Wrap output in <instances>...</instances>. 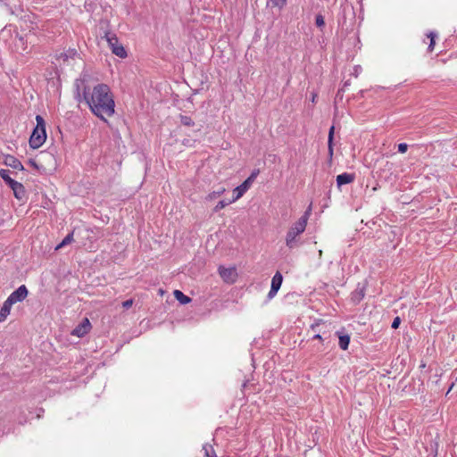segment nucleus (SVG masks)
<instances>
[{
	"mask_svg": "<svg viewBox=\"0 0 457 457\" xmlns=\"http://www.w3.org/2000/svg\"><path fill=\"white\" fill-rule=\"evenodd\" d=\"M76 92L80 101V97L88 105L90 111L104 121L115 112V103L113 96L109 86L106 84H97L94 87L83 85L80 94V86L79 80L76 81Z\"/></svg>",
	"mask_w": 457,
	"mask_h": 457,
	"instance_id": "nucleus-1",
	"label": "nucleus"
},
{
	"mask_svg": "<svg viewBox=\"0 0 457 457\" xmlns=\"http://www.w3.org/2000/svg\"><path fill=\"white\" fill-rule=\"evenodd\" d=\"M310 214L311 207H309L299 220L288 229L286 236V245L288 248L294 249L299 245V239L297 237L304 232Z\"/></svg>",
	"mask_w": 457,
	"mask_h": 457,
	"instance_id": "nucleus-2",
	"label": "nucleus"
},
{
	"mask_svg": "<svg viewBox=\"0 0 457 457\" xmlns=\"http://www.w3.org/2000/svg\"><path fill=\"white\" fill-rule=\"evenodd\" d=\"M37 125L29 137V145L33 149L39 148L46 139V122L42 116H36Z\"/></svg>",
	"mask_w": 457,
	"mask_h": 457,
	"instance_id": "nucleus-3",
	"label": "nucleus"
},
{
	"mask_svg": "<svg viewBox=\"0 0 457 457\" xmlns=\"http://www.w3.org/2000/svg\"><path fill=\"white\" fill-rule=\"evenodd\" d=\"M104 37L106 38V41L108 42L112 54L119 56L120 58H125L127 56L125 48L119 42V39L113 30H105Z\"/></svg>",
	"mask_w": 457,
	"mask_h": 457,
	"instance_id": "nucleus-4",
	"label": "nucleus"
},
{
	"mask_svg": "<svg viewBox=\"0 0 457 457\" xmlns=\"http://www.w3.org/2000/svg\"><path fill=\"white\" fill-rule=\"evenodd\" d=\"M259 173L260 170L258 169L253 170L251 175L242 184L234 188L232 201H237L243 196V195L249 189Z\"/></svg>",
	"mask_w": 457,
	"mask_h": 457,
	"instance_id": "nucleus-5",
	"label": "nucleus"
},
{
	"mask_svg": "<svg viewBox=\"0 0 457 457\" xmlns=\"http://www.w3.org/2000/svg\"><path fill=\"white\" fill-rule=\"evenodd\" d=\"M219 274L224 282L232 284L237 280V272L235 267L225 268L220 266L218 269Z\"/></svg>",
	"mask_w": 457,
	"mask_h": 457,
	"instance_id": "nucleus-6",
	"label": "nucleus"
},
{
	"mask_svg": "<svg viewBox=\"0 0 457 457\" xmlns=\"http://www.w3.org/2000/svg\"><path fill=\"white\" fill-rule=\"evenodd\" d=\"M77 55L78 52L76 49H69L65 52L56 54L55 58L60 64L71 65V62L75 59Z\"/></svg>",
	"mask_w": 457,
	"mask_h": 457,
	"instance_id": "nucleus-7",
	"label": "nucleus"
},
{
	"mask_svg": "<svg viewBox=\"0 0 457 457\" xmlns=\"http://www.w3.org/2000/svg\"><path fill=\"white\" fill-rule=\"evenodd\" d=\"M28 289L25 285L20 286L16 290H14L8 298L10 302L13 303L22 302L28 295Z\"/></svg>",
	"mask_w": 457,
	"mask_h": 457,
	"instance_id": "nucleus-8",
	"label": "nucleus"
},
{
	"mask_svg": "<svg viewBox=\"0 0 457 457\" xmlns=\"http://www.w3.org/2000/svg\"><path fill=\"white\" fill-rule=\"evenodd\" d=\"M91 328V324L87 318H85L78 326L74 328L71 332V335L76 336L78 337H82L87 335Z\"/></svg>",
	"mask_w": 457,
	"mask_h": 457,
	"instance_id": "nucleus-9",
	"label": "nucleus"
},
{
	"mask_svg": "<svg viewBox=\"0 0 457 457\" xmlns=\"http://www.w3.org/2000/svg\"><path fill=\"white\" fill-rule=\"evenodd\" d=\"M4 164L12 168V169H15V170H24V167L22 165V163L21 162L20 160H18L17 158H15L14 156L12 155H6L4 157Z\"/></svg>",
	"mask_w": 457,
	"mask_h": 457,
	"instance_id": "nucleus-10",
	"label": "nucleus"
},
{
	"mask_svg": "<svg viewBox=\"0 0 457 457\" xmlns=\"http://www.w3.org/2000/svg\"><path fill=\"white\" fill-rule=\"evenodd\" d=\"M354 174L344 172L342 174L337 175V184L338 187H341L343 185L352 183L354 180Z\"/></svg>",
	"mask_w": 457,
	"mask_h": 457,
	"instance_id": "nucleus-11",
	"label": "nucleus"
},
{
	"mask_svg": "<svg viewBox=\"0 0 457 457\" xmlns=\"http://www.w3.org/2000/svg\"><path fill=\"white\" fill-rule=\"evenodd\" d=\"M11 189L13 191V195L18 200H22L25 197L26 191L21 183L17 181L15 186L11 187Z\"/></svg>",
	"mask_w": 457,
	"mask_h": 457,
	"instance_id": "nucleus-12",
	"label": "nucleus"
},
{
	"mask_svg": "<svg viewBox=\"0 0 457 457\" xmlns=\"http://www.w3.org/2000/svg\"><path fill=\"white\" fill-rule=\"evenodd\" d=\"M365 295V287H358L352 293L351 299L354 303H359Z\"/></svg>",
	"mask_w": 457,
	"mask_h": 457,
	"instance_id": "nucleus-13",
	"label": "nucleus"
},
{
	"mask_svg": "<svg viewBox=\"0 0 457 457\" xmlns=\"http://www.w3.org/2000/svg\"><path fill=\"white\" fill-rule=\"evenodd\" d=\"M10 170H0V177L3 179V180L11 187L12 186H15L16 180L12 179L10 175Z\"/></svg>",
	"mask_w": 457,
	"mask_h": 457,
	"instance_id": "nucleus-14",
	"label": "nucleus"
},
{
	"mask_svg": "<svg viewBox=\"0 0 457 457\" xmlns=\"http://www.w3.org/2000/svg\"><path fill=\"white\" fill-rule=\"evenodd\" d=\"M283 281L282 274L279 271H277L271 279L270 287L276 288L279 290Z\"/></svg>",
	"mask_w": 457,
	"mask_h": 457,
	"instance_id": "nucleus-15",
	"label": "nucleus"
},
{
	"mask_svg": "<svg viewBox=\"0 0 457 457\" xmlns=\"http://www.w3.org/2000/svg\"><path fill=\"white\" fill-rule=\"evenodd\" d=\"M174 296L182 304H187L191 302V298L184 295L180 290H175Z\"/></svg>",
	"mask_w": 457,
	"mask_h": 457,
	"instance_id": "nucleus-16",
	"label": "nucleus"
},
{
	"mask_svg": "<svg viewBox=\"0 0 457 457\" xmlns=\"http://www.w3.org/2000/svg\"><path fill=\"white\" fill-rule=\"evenodd\" d=\"M338 339L339 347L342 350H347L350 344V337L348 335H339Z\"/></svg>",
	"mask_w": 457,
	"mask_h": 457,
	"instance_id": "nucleus-17",
	"label": "nucleus"
},
{
	"mask_svg": "<svg viewBox=\"0 0 457 457\" xmlns=\"http://www.w3.org/2000/svg\"><path fill=\"white\" fill-rule=\"evenodd\" d=\"M14 303L12 302H10V299L7 297V299L4 302L3 306L0 309L1 313L7 318V316L10 314L11 308Z\"/></svg>",
	"mask_w": 457,
	"mask_h": 457,
	"instance_id": "nucleus-18",
	"label": "nucleus"
},
{
	"mask_svg": "<svg viewBox=\"0 0 457 457\" xmlns=\"http://www.w3.org/2000/svg\"><path fill=\"white\" fill-rule=\"evenodd\" d=\"M14 303L12 302H10V299L7 297V299L4 302L3 306L0 309L1 313L7 318V316L10 314L11 308Z\"/></svg>",
	"mask_w": 457,
	"mask_h": 457,
	"instance_id": "nucleus-19",
	"label": "nucleus"
},
{
	"mask_svg": "<svg viewBox=\"0 0 457 457\" xmlns=\"http://www.w3.org/2000/svg\"><path fill=\"white\" fill-rule=\"evenodd\" d=\"M14 303L12 302H10V299L7 297V299L4 302L3 306L0 309L1 313L7 318V316L10 314L11 308Z\"/></svg>",
	"mask_w": 457,
	"mask_h": 457,
	"instance_id": "nucleus-20",
	"label": "nucleus"
},
{
	"mask_svg": "<svg viewBox=\"0 0 457 457\" xmlns=\"http://www.w3.org/2000/svg\"><path fill=\"white\" fill-rule=\"evenodd\" d=\"M14 303L12 302H10V299L7 297V299L4 302L3 306L0 309L1 313L7 318V316L10 314L11 308Z\"/></svg>",
	"mask_w": 457,
	"mask_h": 457,
	"instance_id": "nucleus-21",
	"label": "nucleus"
},
{
	"mask_svg": "<svg viewBox=\"0 0 457 457\" xmlns=\"http://www.w3.org/2000/svg\"><path fill=\"white\" fill-rule=\"evenodd\" d=\"M334 130H335V127L334 126L330 127L329 132H328V154L330 157H332V155H333Z\"/></svg>",
	"mask_w": 457,
	"mask_h": 457,
	"instance_id": "nucleus-22",
	"label": "nucleus"
},
{
	"mask_svg": "<svg viewBox=\"0 0 457 457\" xmlns=\"http://www.w3.org/2000/svg\"><path fill=\"white\" fill-rule=\"evenodd\" d=\"M203 450L204 452V456L205 457H217L216 453H215L212 445H211L209 444H205L203 446Z\"/></svg>",
	"mask_w": 457,
	"mask_h": 457,
	"instance_id": "nucleus-23",
	"label": "nucleus"
},
{
	"mask_svg": "<svg viewBox=\"0 0 457 457\" xmlns=\"http://www.w3.org/2000/svg\"><path fill=\"white\" fill-rule=\"evenodd\" d=\"M73 240V233H69L63 239L62 241L57 245V246L55 247L56 250L58 249H61L62 247L71 244Z\"/></svg>",
	"mask_w": 457,
	"mask_h": 457,
	"instance_id": "nucleus-24",
	"label": "nucleus"
},
{
	"mask_svg": "<svg viewBox=\"0 0 457 457\" xmlns=\"http://www.w3.org/2000/svg\"><path fill=\"white\" fill-rule=\"evenodd\" d=\"M224 192H225V188L224 187H220L218 190L212 191V192H211V193H209L207 195L206 200L212 201V200L220 196Z\"/></svg>",
	"mask_w": 457,
	"mask_h": 457,
	"instance_id": "nucleus-25",
	"label": "nucleus"
},
{
	"mask_svg": "<svg viewBox=\"0 0 457 457\" xmlns=\"http://www.w3.org/2000/svg\"><path fill=\"white\" fill-rule=\"evenodd\" d=\"M426 37L429 40L428 50L431 52L434 49L435 38L437 37V35L435 32L430 31L428 34L426 35Z\"/></svg>",
	"mask_w": 457,
	"mask_h": 457,
	"instance_id": "nucleus-26",
	"label": "nucleus"
},
{
	"mask_svg": "<svg viewBox=\"0 0 457 457\" xmlns=\"http://www.w3.org/2000/svg\"><path fill=\"white\" fill-rule=\"evenodd\" d=\"M235 201H232L231 200H228V201H226V200H220L218 202V204H216V206L213 208V212H218L219 211H220L221 209L225 208L227 205L234 203Z\"/></svg>",
	"mask_w": 457,
	"mask_h": 457,
	"instance_id": "nucleus-27",
	"label": "nucleus"
},
{
	"mask_svg": "<svg viewBox=\"0 0 457 457\" xmlns=\"http://www.w3.org/2000/svg\"><path fill=\"white\" fill-rule=\"evenodd\" d=\"M269 4L271 5V7L281 10L286 5L287 0H269Z\"/></svg>",
	"mask_w": 457,
	"mask_h": 457,
	"instance_id": "nucleus-28",
	"label": "nucleus"
},
{
	"mask_svg": "<svg viewBox=\"0 0 457 457\" xmlns=\"http://www.w3.org/2000/svg\"><path fill=\"white\" fill-rule=\"evenodd\" d=\"M180 122L184 126H187V127L194 126V124H195L193 120L190 117L186 116V115H180Z\"/></svg>",
	"mask_w": 457,
	"mask_h": 457,
	"instance_id": "nucleus-29",
	"label": "nucleus"
},
{
	"mask_svg": "<svg viewBox=\"0 0 457 457\" xmlns=\"http://www.w3.org/2000/svg\"><path fill=\"white\" fill-rule=\"evenodd\" d=\"M315 24L317 27H323L325 25V21L321 14L316 16Z\"/></svg>",
	"mask_w": 457,
	"mask_h": 457,
	"instance_id": "nucleus-30",
	"label": "nucleus"
},
{
	"mask_svg": "<svg viewBox=\"0 0 457 457\" xmlns=\"http://www.w3.org/2000/svg\"><path fill=\"white\" fill-rule=\"evenodd\" d=\"M398 152L401 154H404L408 150V145L406 143H400L397 145Z\"/></svg>",
	"mask_w": 457,
	"mask_h": 457,
	"instance_id": "nucleus-31",
	"label": "nucleus"
},
{
	"mask_svg": "<svg viewBox=\"0 0 457 457\" xmlns=\"http://www.w3.org/2000/svg\"><path fill=\"white\" fill-rule=\"evenodd\" d=\"M350 85H351L350 80H346V81L344 83L343 87H342V88H340V89L337 91V97H338V96L342 97V93H343V92L345 90V88H346L348 86H350Z\"/></svg>",
	"mask_w": 457,
	"mask_h": 457,
	"instance_id": "nucleus-32",
	"label": "nucleus"
},
{
	"mask_svg": "<svg viewBox=\"0 0 457 457\" xmlns=\"http://www.w3.org/2000/svg\"><path fill=\"white\" fill-rule=\"evenodd\" d=\"M362 69L360 65H355L353 69L352 75L354 77H358L359 74L361 72Z\"/></svg>",
	"mask_w": 457,
	"mask_h": 457,
	"instance_id": "nucleus-33",
	"label": "nucleus"
},
{
	"mask_svg": "<svg viewBox=\"0 0 457 457\" xmlns=\"http://www.w3.org/2000/svg\"><path fill=\"white\" fill-rule=\"evenodd\" d=\"M400 324H401V319H400V317L397 316L394 319L391 327H392V328L396 329L399 328Z\"/></svg>",
	"mask_w": 457,
	"mask_h": 457,
	"instance_id": "nucleus-34",
	"label": "nucleus"
},
{
	"mask_svg": "<svg viewBox=\"0 0 457 457\" xmlns=\"http://www.w3.org/2000/svg\"><path fill=\"white\" fill-rule=\"evenodd\" d=\"M133 304V300L132 299H129V300H126L122 303V306L123 308L125 309H129L132 306Z\"/></svg>",
	"mask_w": 457,
	"mask_h": 457,
	"instance_id": "nucleus-35",
	"label": "nucleus"
},
{
	"mask_svg": "<svg viewBox=\"0 0 457 457\" xmlns=\"http://www.w3.org/2000/svg\"><path fill=\"white\" fill-rule=\"evenodd\" d=\"M278 291V289L270 287V292L268 294V298L269 299L273 298L277 295Z\"/></svg>",
	"mask_w": 457,
	"mask_h": 457,
	"instance_id": "nucleus-36",
	"label": "nucleus"
},
{
	"mask_svg": "<svg viewBox=\"0 0 457 457\" xmlns=\"http://www.w3.org/2000/svg\"><path fill=\"white\" fill-rule=\"evenodd\" d=\"M312 338L313 339H319V340L322 339V337H321V336L320 334H315Z\"/></svg>",
	"mask_w": 457,
	"mask_h": 457,
	"instance_id": "nucleus-37",
	"label": "nucleus"
},
{
	"mask_svg": "<svg viewBox=\"0 0 457 457\" xmlns=\"http://www.w3.org/2000/svg\"><path fill=\"white\" fill-rule=\"evenodd\" d=\"M19 40H20V42L21 43V45H23V39H22V37H21L19 38Z\"/></svg>",
	"mask_w": 457,
	"mask_h": 457,
	"instance_id": "nucleus-38",
	"label": "nucleus"
},
{
	"mask_svg": "<svg viewBox=\"0 0 457 457\" xmlns=\"http://www.w3.org/2000/svg\"><path fill=\"white\" fill-rule=\"evenodd\" d=\"M315 97H316V95H313V96H312V102H314V101H315Z\"/></svg>",
	"mask_w": 457,
	"mask_h": 457,
	"instance_id": "nucleus-39",
	"label": "nucleus"
},
{
	"mask_svg": "<svg viewBox=\"0 0 457 457\" xmlns=\"http://www.w3.org/2000/svg\"><path fill=\"white\" fill-rule=\"evenodd\" d=\"M315 327L314 325L312 326V329L314 330L315 329Z\"/></svg>",
	"mask_w": 457,
	"mask_h": 457,
	"instance_id": "nucleus-40",
	"label": "nucleus"
}]
</instances>
